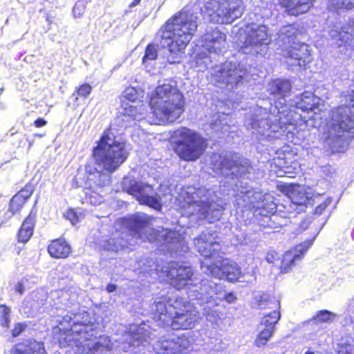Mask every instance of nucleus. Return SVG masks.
<instances>
[{"label": "nucleus", "mask_w": 354, "mask_h": 354, "mask_svg": "<svg viewBox=\"0 0 354 354\" xmlns=\"http://www.w3.org/2000/svg\"><path fill=\"white\" fill-rule=\"evenodd\" d=\"M291 88L290 82L286 80L276 79L268 84L267 91L275 100L274 106L270 113L260 109L245 122L247 128L257 137H271L270 133H279L287 124L293 123V111L286 104Z\"/></svg>", "instance_id": "nucleus-1"}, {"label": "nucleus", "mask_w": 354, "mask_h": 354, "mask_svg": "<svg viewBox=\"0 0 354 354\" xmlns=\"http://www.w3.org/2000/svg\"><path fill=\"white\" fill-rule=\"evenodd\" d=\"M198 25V17L183 10L174 15L158 32L156 40L161 48L167 49V61L179 62V53L189 43Z\"/></svg>", "instance_id": "nucleus-2"}, {"label": "nucleus", "mask_w": 354, "mask_h": 354, "mask_svg": "<svg viewBox=\"0 0 354 354\" xmlns=\"http://www.w3.org/2000/svg\"><path fill=\"white\" fill-rule=\"evenodd\" d=\"M150 218L145 213H138L125 219L128 232H123L129 241L137 243L138 239L149 242L158 241L167 247L171 252H185L187 246L182 235L168 229L154 230L150 227Z\"/></svg>", "instance_id": "nucleus-3"}, {"label": "nucleus", "mask_w": 354, "mask_h": 354, "mask_svg": "<svg viewBox=\"0 0 354 354\" xmlns=\"http://www.w3.org/2000/svg\"><path fill=\"white\" fill-rule=\"evenodd\" d=\"M184 202L183 213L187 216H195L198 219H205L209 223L218 221L224 211V203L214 191L188 187L181 192Z\"/></svg>", "instance_id": "nucleus-4"}, {"label": "nucleus", "mask_w": 354, "mask_h": 354, "mask_svg": "<svg viewBox=\"0 0 354 354\" xmlns=\"http://www.w3.org/2000/svg\"><path fill=\"white\" fill-rule=\"evenodd\" d=\"M151 308L158 325L174 330L192 328L198 319V312L182 298L169 302L161 298L154 301Z\"/></svg>", "instance_id": "nucleus-5"}, {"label": "nucleus", "mask_w": 354, "mask_h": 354, "mask_svg": "<svg viewBox=\"0 0 354 354\" xmlns=\"http://www.w3.org/2000/svg\"><path fill=\"white\" fill-rule=\"evenodd\" d=\"M350 104L332 110L327 136L325 139L333 152H343L354 138V86L349 93Z\"/></svg>", "instance_id": "nucleus-6"}, {"label": "nucleus", "mask_w": 354, "mask_h": 354, "mask_svg": "<svg viewBox=\"0 0 354 354\" xmlns=\"http://www.w3.org/2000/svg\"><path fill=\"white\" fill-rule=\"evenodd\" d=\"M184 97L176 82L163 83L152 92L149 106L160 122H174L184 112Z\"/></svg>", "instance_id": "nucleus-7"}, {"label": "nucleus", "mask_w": 354, "mask_h": 354, "mask_svg": "<svg viewBox=\"0 0 354 354\" xmlns=\"http://www.w3.org/2000/svg\"><path fill=\"white\" fill-rule=\"evenodd\" d=\"M93 154L99 169L109 173L114 172L129 156L126 142L112 127L104 131Z\"/></svg>", "instance_id": "nucleus-8"}, {"label": "nucleus", "mask_w": 354, "mask_h": 354, "mask_svg": "<svg viewBox=\"0 0 354 354\" xmlns=\"http://www.w3.org/2000/svg\"><path fill=\"white\" fill-rule=\"evenodd\" d=\"M302 29L299 24H292L282 26L277 34L279 45L289 48L283 54L289 59V66H304L312 60L308 45L300 41Z\"/></svg>", "instance_id": "nucleus-9"}, {"label": "nucleus", "mask_w": 354, "mask_h": 354, "mask_svg": "<svg viewBox=\"0 0 354 354\" xmlns=\"http://www.w3.org/2000/svg\"><path fill=\"white\" fill-rule=\"evenodd\" d=\"M171 141L174 151L183 160L193 161L199 158L207 147V142L199 133L186 127L176 129Z\"/></svg>", "instance_id": "nucleus-10"}, {"label": "nucleus", "mask_w": 354, "mask_h": 354, "mask_svg": "<svg viewBox=\"0 0 354 354\" xmlns=\"http://www.w3.org/2000/svg\"><path fill=\"white\" fill-rule=\"evenodd\" d=\"M243 11L242 0H209L202 10L205 18L216 24H231Z\"/></svg>", "instance_id": "nucleus-11"}, {"label": "nucleus", "mask_w": 354, "mask_h": 354, "mask_svg": "<svg viewBox=\"0 0 354 354\" xmlns=\"http://www.w3.org/2000/svg\"><path fill=\"white\" fill-rule=\"evenodd\" d=\"M271 41L268 28L262 24H251L240 30L238 46L244 54H262Z\"/></svg>", "instance_id": "nucleus-12"}, {"label": "nucleus", "mask_w": 354, "mask_h": 354, "mask_svg": "<svg viewBox=\"0 0 354 354\" xmlns=\"http://www.w3.org/2000/svg\"><path fill=\"white\" fill-rule=\"evenodd\" d=\"M248 75V71L245 64L227 61L214 68L212 80L216 86L232 91L242 84Z\"/></svg>", "instance_id": "nucleus-13"}, {"label": "nucleus", "mask_w": 354, "mask_h": 354, "mask_svg": "<svg viewBox=\"0 0 354 354\" xmlns=\"http://www.w3.org/2000/svg\"><path fill=\"white\" fill-rule=\"evenodd\" d=\"M201 48L195 57L196 66L205 69L212 62V56L218 55L225 48L226 36L217 28H209L201 40Z\"/></svg>", "instance_id": "nucleus-14"}, {"label": "nucleus", "mask_w": 354, "mask_h": 354, "mask_svg": "<svg viewBox=\"0 0 354 354\" xmlns=\"http://www.w3.org/2000/svg\"><path fill=\"white\" fill-rule=\"evenodd\" d=\"M211 164L215 172L231 178L241 177L248 173L250 163L238 153L223 152L213 154Z\"/></svg>", "instance_id": "nucleus-15"}, {"label": "nucleus", "mask_w": 354, "mask_h": 354, "mask_svg": "<svg viewBox=\"0 0 354 354\" xmlns=\"http://www.w3.org/2000/svg\"><path fill=\"white\" fill-rule=\"evenodd\" d=\"M71 333L66 334L63 339H59L60 344L63 346L79 347L85 341L95 337L97 330L94 326L91 324V317L86 311L73 313V324Z\"/></svg>", "instance_id": "nucleus-16"}, {"label": "nucleus", "mask_w": 354, "mask_h": 354, "mask_svg": "<svg viewBox=\"0 0 354 354\" xmlns=\"http://www.w3.org/2000/svg\"><path fill=\"white\" fill-rule=\"evenodd\" d=\"M122 187L124 192L132 195L140 204L147 205L156 209L161 208L160 198L158 194H153L151 185L127 176L123 178Z\"/></svg>", "instance_id": "nucleus-17"}, {"label": "nucleus", "mask_w": 354, "mask_h": 354, "mask_svg": "<svg viewBox=\"0 0 354 354\" xmlns=\"http://www.w3.org/2000/svg\"><path fill=\"white\" fill-rule=\"evenodd\" d=\"M202 271L207 276L215 279H227L232 281L240 277V268L237 263L228 259L210 262L205 259L201 261Z\"/></svg>", "instance_id": "nucleus-18"}, {"label": "nucleus", "mask_w": 354, "mask_h": 354, "mask_svg": "<svg viewBox=\"0 0 354 354\" xmlns=\"http://www.w3.org/2000/svg\"><path fill=\"white\" fill-rule=\"evenodd\" d=\"M147 330L142 326H131L128 333L124 335L125 342L122 349L131 354H138L142 351L141 347H145L149 342L147 339Z\"/></svg>", "instance_id": "nucleus-19"}, {"label": "nucleus", "mask_w": 354, "mask_h": 354, "mask_svg": "<svg viewBox=\"0 0 354 354\" xmlns=\"http://www.w3.org/2000/svg\"><path fill=\"white\" fill-rule=\"evenodd\" d=\"M171 284L180 290L185 287L190 288V283L197 281L193 277V270L190 266L179 263H172L167 274Z\"/></svg>", "instance_id": "nucleus-20"}, {"label": "nucleus", "mask_w": 354, "mask_h": 354, "mask_svg": "<svg viewBox=\"0 0 354 354\" xmlns=\"http://www.w3.org/2000/svg\"><path fill=\"white\" fill-rule=\"evenodd\" d=\"M191 348V342L185 336L159 340L154 345L157 354H186Z\"/></svg>", "instance_id": "nucleus-21"}, {"label": "nucleus", "mask_w": 354, "mask_h": 354, "mask_svg": "<svg viewBox=\"0 0 354 354\" xmlns=\"http://www.w3.org/2000/svg\"><path fill=\"white\" fill-rule=\"evenodd\" d=\"M194 244L196 250L205 258L213 262L218 256L221 246L212 234L209 232H203L199 236L194 239Z\"/></svg>", "instance_id": "nucleus-22"}, {"label": "nucleus", "mask_w": 354, "mask_h": 354, "mask_svg": "<svg viewBox=\"0 0 354 354\" xmlns=\"http://www.w3.org/2000/svg\"><path fill=\"white\" fill-rule=\"evenodd\" d=\"M329 35L335 41L339 52L350 56L354 50V26L335 28L330 30Z\"/></svg>", "instance_id": "nucleus-23"}, {"label": "nucleus", "mask_w": 354, "mask_h": 354, "mask_svg": "<svg viewBox=\"0 0 354 354\" xmlns=\"http://www.w3.org/2000/svg\"><path fill=\"white\" fill-rule=\"evenodd\" d=\"M197 279L195 282L190 283L189 288V297L193 299H198L203 303L209 302L216 293L218 286L208 279H203L200 281Z\"/></svg>", "instance_id": "nucleus-24"}, {"label": "nucleus", "mask_w": 354, "mask_h": 354, "mask_svg": "<svg viewBox=\"0 0 354 354\" xmlns=\"http://www.w3.org/2000/svg\"><path fill=\"white\" fill-rule=\"evenodd\" d=\"M315 237L311 240H308L301 244L297 245L295 249L286 252L283 256L281 261V272H288L292 266L296 263V261L301 260L304 254L311 246Z\"/></svg>", "instance_id": "nucleus-25"}, {"label": "nucleus", "mask_w": 354, "mask_h": 354, "mask_svg": "<svg viewBox=\"0 0 354 354\" xmlns=\"http://www.w3.org/2000/svg\"><path fill=\"white\" fill-rule=\"evenodd\" d=\"M313 0H279L281 6L286 8L291 15H299L308 12Z\"/></svg>", "instance_id": "nucleus-26"}, {"label": "nucleus", "mask_w": 354, "mask_h": 354, "mask_svg": "<svg viewBox=\"0 0 354 354\" xmlns=\"http://www.w3.org/2000/svg\"><path fill=\"white\" fill-rule=\"evenodd\" d=\"M319 99L315 97L310 91L304 92L300 97L297 96L295 100L289 104L290 107H295L302 111H313Z\"/></svg>", "instance_id": "nucleus-27"}, {"label": "nucleus", "mask_w": 354, "mask_h": 354, "mask_svg": "<svg viewBox=\"0 0 354 354\" xmlns=\"http://www.w3.org/2000/svg\"><path fill=\"white\" fill-rule=\"evenodd\" d=\"M11 354H47L44 344L37 341H28L18 344Z\"/></svg>", "instance_id": "nucleus-28"}, {"label": "nucleus", "mask_w": 354, "mask_h": 354, "mask_svg": "<svg viewBox=\"0 0 354 354\" xmlns=\"http://www.w3.org/2000/svg\"><path fill=\"white\" fill-rule=\"evenodd\" d=\"M128 245H133V243L129 241L122 232L118 236H114L104 241L102 247L105 250L117 252Z\"/></svg>", "instance_id": "nucleus-29"}, {"label": "nucleus", "mask_w": 354, "mask_h": 354, "mask_svg": "<svg viewBox=\"0 0 354 354\" xmlns=\"http://www.w3.org/2000/svg\"><path fill=\"white\" fill-rule=\"evenodd\" d=\"M36 214L30 212V214L24 221L18 232L19 241L26 243L32 236L35 223Z\"/></svg>", "instance_id": "nucleus-30"}, {"label": "nucleus", "mask_w": 354, "mask_h": 354, "mask_svg": "<svg viewBox=\"0 0 354 354\" xmlns=\"http://www.w3.org/2000/svg\"><path fill=\"white\" fill-rule=\"evenodd\" d=\"M48 251L54 258H66L71 252L69 245L62 239H56L49 245Z\"/></svg>", "instance_id": "nucleus-31"}, {"label": "nucleus", "mask_w": 354, "mask_h": 354, "mask_svg": "<svg viewBox=\"0 0 354 354\" xmlns=\"http://www.w3.org/2000/svg\"><path fill=\"white\" fill-rule=\"evenodd\" d=\"M91 339L85 341L82 344H80L78 348L82 347V351L87 350L90 352H95L99 351L101 348H104L107 350H111L113 348V344L111 339L106 336H100L97 341H93Z\"/></svg>", "instance_id": "nucleus-32"}, {"label": "nucleus", "mask_w": 354, "mask_h": 354, "mask_svg": "<svg viewBox=\"0 0 354 354\" xmlns=\"http://www.w3.org/2000/svg\"><path fill=\"white\" fill-rule=\"evenodd\" d=\"M111 173L102 172L95 169L93 173L90 172L88 176V180L98 187L107 186L111 182Z\"/></svg>", "instance_id": "nucleus-33"}, {"label": "nucleus", "mask_w": 354, "mask_h": 354, "mask_svg": "<svg viewBox=\"0 0 354 354\" xmlns=\"http://www.w3.org/2000/svg\"><path fill=\"white\" fill-rule=\"evenodd\" d=\"M259 214L268 216V214H274L277 209V205L273 201V197L270 194H265L260 205H258Z\"/></svg>", "instance_id": "nucleus-34"}, {"label": "nucleus", "mask_w": 354, "mask_h": 354, "mask_svg": "<svg viewBox=\"0 0 354 354\" xmlns=\"http://www.w3.org/2000/svg\"><path fill=\"white\" fill-rule=\"evenodd\" d=\"M57 324V328L64 333H71V328L73 324V313L63 311L62 315L57 316L55 320Z\"/></svg>", "instance_id": "nucleus-35"}, {"label": "nucleus", "mask_w": 354, "mask_h": 354, "mask_svg": "<svg viewBox=\"0 0 354 354\" xmlns=\"http://www.w3.org/2000/svg\"><path fill=\"white\" fill-rule=\"evenodd\" d=\"M290 199L292 204L298 207H297L298 211H304V207H306L311 200L304 192L295 190L291 193Z\"/></svg>", "instance_id": "nucleus-36"}, {"label": "nucleus", "mask_w": 354, "mask_h": 354, "mask_svg": "<svg viewBox=\"0 0 354 354\" xmlns=\"http://www.w3.org/2000/svg\"><path fill=\"white\" fill-rule=\"evenodd\" d=\"M336 317V315L333 312L322 310L318 311L310 320L309 322H313L315 324H321L323 323H332Z\"/></svg>", "instance_id": "nucleus-37"}, {"label": "nucleus", "mask_w": 354, "mask_h": 354, "mask_svg": "<svg viewBox=\"0 0 354 354\" xmlns=\"http://www.w3.org/2000/svg\"><path fill=\"white\" fill-rule=\"evenodd\" d=\"M280 317V312L274 310L262 318L261 326L274 330V326L278 322Z\"/></svg>", "instance_id": "nucleus-38"}, {"label": "nucleus", "mask_w": 354, "mask_h": 354, "mask_svg": "<svg viewBox=\"0 0 354 354\" xmlns=\"http://www.w3.org/2000/svg\"><path fill=\"white\" fill-rule=\"evenodd\" d=\"M24 204V196H23L21 194H17L15 195L10 203V207L8 213H10V214L8 216L10 217L19 212Z\"/></svg>", "instance_id": "nucleus-39"}, {"label": "nucleus", "mask_w": 354, "mask_h": 354, "mask_svg": "<svg viewBox=\"0 0 354 354\" xmlns=\"http://www.w3.org/2000/svg\"><path fill=\"white\" fill-rule=\"evenodd\" d=\"M332 10H350L354 7V0H326Z\"/></svg>", "instance_id": "nucleus-40"}, {"label": "nucleus", "mask_w": 354, "mask_h": 354, "mask_svg": "<svg viewBox=\"0 0 354 354\" xmlns=\"http://www.w3.org/2000/svg\"><path fill=\"white\" fill-rule=\"evenodd\" d=\"M274 330L273 329L266 327L261 329V331L255 340V345L259 347L266 345L267 342L273 335Z\"/></svg>", "instance_id": "nucleus-41"}, {"label": "nucleus", "mask_w": 354, "mask_h": 354, "mask_svg": "<svg viewBox=\"0 0 354 354\" xmlns=\"http://www.w3.org/2000/svg\"><path fill=\"white\" fill-rule=\"evenodd\" d=\"M250 189L241 190L236 196V203L240 207H248L250 209Z\"/></svg>", "instance_id": "nucleus-42"}, {"label": "nucleus", "mask_w": 354, "mask_h": 354, "mask_svg": "<svg viewBox=\"0 0 354 354\" xmlns=\"http://www.w3.org/2000/svg\"><path fill=\"white\" fill-rule=\"evenodd\" d=\"M85 201L87 203L96 205L102 203V197L96 192H94L90 189H87L85 191Z\"/></svg>", "instance_id": "nucleus-43"}, {"label": "nucleus", "mask_w": 354, "mask_h": 354, "mask_svg": "<svg viewBox=\"0 0 354 354\" xmlns=\"http://www.w3.org/2000/svg\"><path fill=\"white\" fill-rule=\"evenodd\" d=\"M10 314V310L8 306L5 305L0 306V324L3 327H8Z\"/></svg>", "instance_id": "nucleus-44"}, {"label": "nucleus", "mask_w": 354, "mask_h": 354, "mask_svg": "<svg viewBox=\"0 0 354 354\" xmlns=\"http://www.w3.org/2000/svg\"><path fill=\"white\" fill-rule=\"evenodd\" d=\"M263 196L262 193L250 189V209L252 207L257 209V206L260 205Z\"/></svg>", "instance_id": "nucleus-45"}, {"label": "nucleus", "mask_w": 354, "mask_h": 354, "mask_svg": "<svg viewBox=\"0 0 354 354\" xmlns=\"http://www.w3.org/2000/svg\"><path fill=\"white\" fill-rule=\"evenodd\" d=\"M157 57V50L154 45L149 44L146 48L145 55L142 59L143 64H146L149 60H154Z\"/></svg>", "instance_id": "nucleus-46"}, {"label": "nucleus", "mask_w": 354, "mask_h": 354, "mask_svg": "<svg viewBox=\"0 0 354 354\" xmlns=\"http://www.w3.org/2000/svg\"><path fill=\"white\" fill-rule=\"evenodd\" d=\"M254 304L260 308H265L269 303V296L264 293L259 292L254 296Z\"/></svg>", "instance_id": "nucleus-47"}, {"label": "nucleus", "mask_w": 354, "mask_h": 354, "mask_svg": "<svg viewBox=\"0 0 354 354\" xmlns=\"http://www.w3.org/2000/svg\"><path fill=\"white\" fill-rule=\"evenodd\" d=\"M91 86L88 84H84L76 90L73 95L86 97L91 93Z\"/></svg>", "instance_id": "nucleus-48"}, {"label": "nucleus", "mask_w": 354, "mask_h": 354, "mask_svg": "<svg viewBox=\"0 0 354 354\" xmlns=\"http://www.w3.org/2000/svg\"><path fill=\"white\" fill-rule=\"evenodd\" d=\"M238 280L241 282H246L248 283H253L256 280L254 271L252 270L248 273L243 274L240 272V277Z\"/></svg>", "instance_id": "nucleus-49"}, {"label": "nucleus", "mask_w": 354, "mask_h": 354, "mask_svg": "<svg viewBox=\"0 0 354 354\" xmlns=\"http://www.w3.org/2000/svg\"><path fill=\"white\" fill-rule=\"evenodd\" d=\"M86 6L83 1H77L73 9V15L75 17H80L85 11Z\"/></svg>", "instance_id": "nucleus-50"}, {"label": "nucleus", "mask_w": 354, "mask_h": 354, "mask_svg": "<svg viewBox=\"0 0 354 354\" xmlns=\"http://www.w3.org/2000/svg\"><path fill=\"white\" fill-rule=\"evenodd\" d=\"M206 319L212 324L217 325L220 317L218 313L216 310H209L206 313Z\"/></svg>", "instance_id": "nucleus-51"}, {"label": "nucleus", "mask_w": 354, "mask_h": 354, "mask_svg": "<svg viewBox=\"0 0 354 354\" xmlns=\"http://www.w3.org/2000/svg\"><path fill=\"white\" fill-rule=\"evenodd\" d=\"M124 97L129 101L134 102L137 98L136 91L133 88H127L124 91Z\"/></svg>", "instance_id": "nucleus-52"}, {"label": "nucleus", "mask_w": 354, "mask_h": 354, "mask_svg": "<svg viewBox=\"0 0 354 354\" xmlns=\"http://www.w3.org/2000/svg\"><path fill=\"white\" fill-rule=\"evenodd\" d=\"M26 325L23 323H18L12 330L13 337L19 336L26 328Z\"/></svg>", "instance_id": "nucleus-53"}, {"label": "nucleus", "mask_w": 354, "mask_h": 354, "mask_svg": "<svg viewBox=\"0 0 354 354\" xmlns=\"http://www.w3.org/2000/svg\"><path fill=\"white\" fill-rule=\"evenodd\" d=\"M66 217L71 221L73 225H75L78 222L77 216L73 210H69L66 213Z\"/></svg>", "instance_id": "nucleus-54"}, {"label": "nucleus", "mask_w": 354, "mask_h": 354, "mask_svg": "<svg viewBox=\"0 0 354 354\" xmlns=\"http://www.w3.org/2000/svg\"><path fill=\"white\" fill-rule=\"evenodd\" d=\"M279 259V255L278 254L274 252V251H272V252L270 253H268L266 259V261L269 263H274L275 260L278 259Z\"/></svg>", "instance_id": "nucleus-55"}, {"label": "nucleus", "mask_w": 354, "mask_h": 354, "mask_svg": "<svg viewBox=\"0 0 354 354\" xmlns=\"http://www.w3.org/2000/svg\"><path fill=\"white\" fill-rule=\"evenodd\" d=\"M342 354H354V347L351 345H348L345 348L339 351Z\"/></svg>", "instance_id": "nucleus-56"}, {"label": "nucleus", "mask_w": 354, "mask_h": 354, "mask_svg": "<svg viewBox=\"0 0 354 354\" xmlns=\"http://www.w3.org/2000/svg\"><path fill=\"white\" fill-rule=\"evenodd\" d=\"M225 300L228 303H233L236 300V297L234 295L233 293L230 292L225 294L224 296Z\"/></svg>", "instance_id": "nucleus-57"}, {"label": "nucleus", "mask_w": 354, "mask_h": 354, "mask_svg": "<svg viewBox=\"0 0 354 354\" xmlns=\"http://www.w3.org/2000/svg\"><path fill=\"white\" fill-rule=\"evenodd\" d=\"M18 194H21V195L24 196V202L26 203V200L31 196L32 191L22 189Z\"/></svg>", "instance_id": "nucleus-58"}, {"label": "nucleus", "mask_w": 354, "mask_h": 354, "mask_svg": "<svg viewBox=\"0 0 354 354\" xmlns=\"http://www.w3.org/2000/svg\"><path fill=\"white\" fill-rule=\"evenodd\" d=\"M15 290L20 295H22L24 292V284L21 282H19L15 286Z\"/></svg>", "instance_id": "nucleus-59"}, {"label": "nucleus", "mask_w": 354, "mask_h": 354, "mask_svg": "<svg viewBox=\"0 0 354 354\" xmlns=\"http://www.w3.org/2000/svg\"><path fill=\"white\" fill-rule=\"evenodd\" d=\"M46 121L44 120L43 118H38L35 122V125L37 127H41L43 126H45L46 124Z\"/></svg>", "instance_id": "nucleus-60"}, {"label": "nucleus", "mask_w": 354, "mask_h": 354, "mask_svg": "<svg viewBox=\"0 0 354 354\" xmlns=\"http://www.w3.org/2000/svg\"><path fill=\"white\" fill-rule=\"evenodd\" d=\"M326 205H320L317 206L315 209V213L318 214H321L322 212L325 209Z\"/></svg>", "instance_id": "nucleus-61"}, {"label": "nucleus", "mask_w": 354, "mask_h": 354, "mask_svg": "<svg viewBox=\"0 0 354 354\" xmlns=\"http://www.w3.org/2000/svg\"><path fill=\"white\" fill-rule=\"evenodd\" d=\"M117 288V286L113 283H110L106 286V290L109 292H114Z\"/></svg>", "instance_id": "nucleus-62"}, {"label": "nucleus", "mask_w": 354, "mask_h": 354, "mask_svg": "<svg viewBox=\"0 0 354 354\" xmlns=\"http://www.w3.org/2000/svg\"><path fill=\"white\" fill-rule=\"evenodd\" d=\"M309 224H310L309 221L305 220L301 223V227L303 228V230H306L308 227Z\"/></svg>", "instance_id": "nucleus-63"}, {"label": "nucleus", "mask_w": 354, "mask_h": 354, "mask_svg": "<svg viewBox=\"0 0 354 354\" xmlns=\"http://www.w3.org/2000/svg\"><path fill=\"white\" fill-rule=\"evenodd\" d=\"M141 0H133V2L129 5L130 8H133L136 6H137Z\"/></svg>", "instance_id": "nucleus-64"}]
</instances>
